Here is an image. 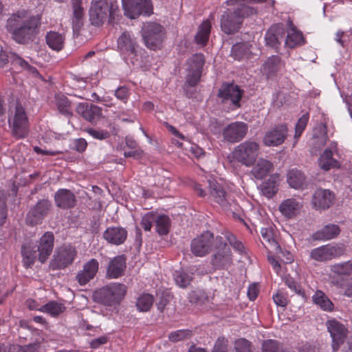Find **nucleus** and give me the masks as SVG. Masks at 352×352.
<instances>
[{
  "label": "nucleus",
  "instance_id": "nucleus-1",
  "mask_svg": "<svg viewBox=\"0 0 352 352\" xmlns=\"http://www.w3.org/2000/svg\"><path fill=\"white\" fill-rule=\"evenodd\" d=\"M40 17L32 16L25 11L12 14L7 21V28L12 32V38L19 43H26L36 34Z\"/></svg>",
  "mask_w": 352,
  "mask_h": 352
},
{
  "label": "nucleus",
  "instance_id": "nucleus-2",
  "mask_svg": "<svg viewBox=\"0 0 352 352\" xmlns=\"http://www.w3.org/2000/svg\"><path fill=\"white\" fill-rule=\"evenodd\" d=\"M256 14V8L245 4H240L232 12L228 10L221 14V29L226 34H234L241 28L245 18Z\"/></svg>",
  "mask_w": 352,
  "mask_h": 352
},
{
  "label": "nucleus",
  "instance_id": "nucleus-3",
  "mask_svg": "<svg viewBox=\"0 0 352 352\" xmlns=\"http://www.w3.org/2000/svg\"><path fill=\"white\" fill-rule=\"evenodd\" d=\"M118 12V5L111 0H91L89 20L91 25L99 27L107 21L113 23Z\"/></svg>",
  "mask_w": 352,
  "mask_h": 352
},
{
  "label": "nucleus",
  "instance_id": "nucleus-4",
  "mask_svg": "<svg viewBox=\"0 0 352 352\" xmlns=\"http://www.w3.org/2000/svg\"><path fill=\"white\" fill-rule=\"evenodd\" d=\"M8 124L12 135L18 139L25 138L29 133V120L25 108L16 102L8 109Z\"/></svg>",
  "mask_w": 352,
  "mask_h": 352
},
{
  "label": "nucleus",
  "instance_id": "nucleus-5",
  "mask_svg": "<svg viewBox=\"0 0 352 352\" xmlns=\"http://www.w3.org/2000/svg\"><path fill=\"white\" fill-rule=\"evenodd\" d=\"M126 286L121 283H111L93 294L94 300L107 307L118 305L126 293Z\"/></svg>",
  "mask_w": 352,
  "mask_h": 352
},
{
  "label": "nucleus",
  "instance_id": "nucleus-6",
  "mask_svg": "<svg viewBox=\"0 0 352 352\" xmlns=\"http://www.w3.org/2000/svg\"><path fill=\"white\" fill-rule=\"evenodd\" d=\"M165 29L158 23L147 22L143 24L141 34L146 47L155 50L160 45L165 37Z\"/></svg>",
  "mask_w": 352,
  "mask_h": 352
},
{
  "label": "nucleus",
  "instance_id": "nucleus-7",
  "mask_svg": "<svg viewBox=\"0 0 352 352\" xmlns=\"http://www.w3.org/2000/svg\"><path fill=\"white\" fill-rule=\"evenodd\" d=\"M215 252L212 256L211 264L215 269H228L232 264V254L230 248L221 236L215 239Z\"/></svg>",
  "mask_w": 352,
  "mask_h": 352
},
{
  "label": "nucleus",
  "instance_id": "nucleus-8",
  "mask_svg": "<svg viewBox=\"0 0 352 352\" xmlns=\"http://www.w3.org/2000/svg\"><path fill=\"white\" fill-rule=\"evenodd\" d=\"M259 145L255 141L246 140L238 145L232 152L233 157L246 166H250L256 161Z\"/></svg>",
  "mask_w": 352,
  "mask_h": 352
},
{
  "label": "nucleus",
  "instance_id": "nucleus-9",
  "mask_svg": "<svg viewBox=\"0 0 352 352\" xmlns=\"http://www.w3.org/2000/svg\"><path fill=\"white\" fill-rule=\"evenodd\" d=\"M124 14L131 19H136L141 14L153 13L151 0H122Z\"/></svg>",
  "mask_w": 352,
  "mask_h": 352
},
{
  "label": "nucleus",
  "instance_id": "nucleus-10",
  "mask_svg": "<svg viewBox=\"0 0 352 352\" xmlns=\"http://www.w3.org/2000/svg\"><path fill=\"white\" fill-rule=\"evenodd\" d=\"M214 245V235L206 231L194 238L190 243V252L197 257L208 254Z\"/></svg>",
  "mask_w": 352,
  "mask_h": 352
},
{
  "label": "nucleus",
  "instance_id": "nucleus-11",
  "mask_svg": "<svg viewBox=\"0 0 352 352\" xmlns=\"http://www.w3.org/2000/svg\"><path fill=\"white\" fill-rule=\"evenodd\" d=\"M76 256V250L72 246H62L57 249L50 266L53 270L64 269L72 264Z\"/></svg>",
  "mask_w": 352,
  "mask_h": 352
},
{
  "label": "nucleus",
  "instance_id": "nucleus-12",
  "mask_svg": "<svg viewBox=\"0 0 352 352\" xmlns=\"http://www.w3.org/2000/svg\"><path fill=\"white\" fill-rule=\"evenodd\" d=\"M344 252L343 246L327 244L313 249L310 252V257L316 261L326 262L342 256Z\"/></svg>",
  "mask_w": 352,
  "mask_h": 352
},
{
  "label": "nucleus",
  "instance_id": "nucleus-13",
  "mask_svg": "<svg viewBox=\"0 0 352 352\" xmlns=\"http://www.w3.org/2000/svg\"><path fill=\"white\" fill-rule=\"evenodd\" d=\"M243 94V91L238 85L226 83L222 85L217 96L223 103L230 101L232 109H236L241 107L240 101Z\"/></svg>",
  "mask_w": 352,
  "mask_h": 352
},
{
  "label": "nucleus",
  "instance_id": "nucleus-14",
  "mask_svg": "<svg viewBox=\"0 0 352 352\" xmlns=\"http://www.w3.org/2000/svg\"><path fill=\"white\" fill-rule=\"evenodd\" d=\"M210 192L215 201L224 210L230 211L237 210V204L230 195L226 192L223 188L217 182L210 183Z\"/></svg>",
  "mask_w": 352,
  "mask_h": 352
},
{
  "label": "nucleus",
  "instance_id": "nucleus-15",
  "mask_svg": "<svg viewBox=\"0 0 352 352\" xmlns=\"http://www.w3.org/2000/svg\"><path fill=\"white\" fill-rule=\"evenodd\" d=\"M117 47L126 60L129 58L135 57L137 54V41L129 32H123L118 37Z\"/></svg>",
  "mask_w": 352,
  "mask_h": 352
},
{
  "label": "nucleus",
  "instance_id": "nucleus-16",
  "mask_svg": "<svg viewBox=\"0 0 352 352\" xmlns=\"http://www.w3.org/2000/svg\"><path fill=\"white\" fill-rule=\"evenodd\" d=\"M248 130V126L246 123L243 122H234L224 128L223 135L228 142L234 143L244 138Z\"/></svg>",
  "mask_w": 352,
  "mask_h": 352
},
{
  "label": "nucleus",
  "instance_id": "nucleus-17",
  "mask_svg": "<svg viewBox=\"0 0 352 352\" xmlns=\"http://www.w3.org/2000/svg\"><path fill=\"white\" fill-rule=\"evenodd\" d=\"M329 332L332 338V347L336 351L340 345L342 344L346 337L347 330L345 327L336 320H331L327 322Z\"/></svg>",
  "mask_w": 352,
  "mask_h": 352
},
{
  "label": "nucleus",
  "instance_id": "nucleus-18",
  "mask_svg": "<svg viewBox=\"0 0 352 352\" xmlns=\"http://www.w3.org/2000/svg\"><path fill=\"white\" fill-rule=\"evenodd\" d=\"M337 151V144L335 142L331 143V145L323 151L318 159V165L322 170L328 171L331 168H340V162L333 157V155Z\"/></svg>",
  "mask_w": 352,
  "mask_h": 352
},
{
  "label": "nucleus",
  "instance_id": "nucleus-19",
  "mask_svg": "<svg viewBox=\"0 0 352 352\" xmlns=\"http://www.w3.org/2000/svg\"><path fill=\"white\" fill-rule=\"evenodd\" d=\"M51 207L52 204L47 199H43L38 201L36 206L28 212L27 215L28 223L32 226L36 225L40 223L48 214Z\"/></svg>",
  "mask_w": 352,
  "mask_h": 352
},
{
  "label": "nucleus",
  "instance_id": "nucleus-20",
  "mask_svg": "<svg viewBox=\"0 0 352 352\" xmlns=\"http://www.w3.org/2000/svg\"><path fill=\"white\" fill-rule=\"evenodd\" d=\"M287 135V127L286 125H278L265 133L263 143L267 146H277L284 142Z\"/></svg>",
  "mask_w": 352,
  "mask_h": 352
},
{
  "label": "nucleus",
  "instance_id": "nucleus-21",
  "mask_svg": "<svg viewBox=\"0 0 352 352\" xmlns=\"http://www.w3.org/2000/svg\"><path fill=\"white\" fill-rule=\"evenodd\" d=\"M72 14L71 21L74 34L78 35L84 25L85 11L82 0H71Z\"/></svg>",
  "mask_w": 352,
  "mask_h": 352
},
{
  "label": "nucleus",
  "instance_id": "nucleus-22",
  "mask_svg": "<svg viewBox=\"0 0 352 352\" xmlns=\"http://www.w3.org/2000/svg\"><path fill=\"white\" fill-rule=\"evenodd\" d=\"M285 32L283 26L278 24L272 25L265 36V45L278 50L285 38Z\"/></svg>",
  "mask_w": 352,
  "mask_h": 352
},
{
  "label": "nucleus",
  "instance_id": "nucleus-23",
  "mask_svg": "<svg viewBox=\"0 0 352 352\" xmlns=\"http://www.w3.org/2000/svg\"><path fill=\"white\" fill-rule=\"evenodd\" d=\"M76 112L87 121L96 122L102 115V109L95 104L80 103L76 107Z\"/></svg>",
  "mask_w": 352,
  "mask_h": 352
},
{
  "label": "nucleus",
  "instance_id": "nucleus-24",
  "mask_svg": "<svg viewBox=\"0 0 352 352\" xmlns=\"http://www.w3.org/2000/svg\"><path fill=\"white\" fill-rule=\"evenodd\" d=\"M334 195L329 190L318 189L312 197V204L318 209H327L334 201Z\"/></svg>",
  "mask_w": 352,
  "mask_h": 352
},
{
  "label": "nucleus",
  "instance_id": "nucleus-25",
  "mask_svg": "<svg viewBox=\"0 0 352 352\" xmlns=\"http://www.w3.org/2000/svg\"><path fill=\"white\" fill-rule=\"evenodd\" d=\"M54 234L50 232H45L40 239L37 251L41 263H45L51 254L54 247Z\"/></svg>",
  "mask_w": 352,
  "mask_h": 352
},
{
  "label": "nucleus",
  "instance_id": "nucleus-26",
  "mask_svg": "<svg viewBox=\"0 0 352 352\" xmlns=\"http://www.w3.org/2000/svg\"><path fill=\"white\" fill-rule=\"evenodd\" d=\"M54 201L57 207L66 210L72 208L76 206V198L71 190L61 188L55 193Z\"/></svg>",
  "mask_w": 352,
  "mask_h": 352
},
{
  "label": "nucleus",
  "instance_id": "nucleus-27",
  "mask_svg": "<svg viewBox=\"0 0 352 352\" xmlns=\"http://www.w3.org/2000/svg\"><path fill=\"white\" fill-rule=\"evenodd\" d=\"M127 231L119 226L109 227L103 233V238L109 243L119 245L124 243L127 238Z\"/></svg>",
  "mask_w": 352,
  "mask_h": 352
},
{
  "label": "nucleus",
  "instance_id": "nucleus-28",
  "mask_svg": "<svg viewBox=\"0 0 352 352\" xmlns=\"http://www.w3.org/2000/svg\"><path fill=\"white\" fill-rule=\"evenodd\" d=\"M261 234L263 238V243L265 246L267 247V244L273 249L278 256L280 257V254L285 255L286 253L288 256L286 258V263H291L292 261L291 254L289 252H284L282 250L280 246L278 243V242L274 239L272 230L269 228H262L261 230Z\"/></svg>",
  "mask_w": 352,
  "mask_h": 352
},
{
  "label": "nucleus",
  "instance_id": "nucleus-29",
  "mask_svg": "<svg viewBox=\"0 0 352 352\" xmlns=\"http://www.w3.org/2000/svg\"><path fill=\"white\" fill-rule=\"evenodd\" d=\"M126 267V258L123 255L115 256L109 263L107 276L109 278L121 277L124 274Z\"/></svg>",
  "mask_w": 352,
  "mask_h": 352
},
{
  "label": "nucleus",
  "instance_id": "nucleus-30",
  "mask_svg": "<svg viewBox=\"0 0 352 352\" xmlns=\"http://www.w3.org/2000/svg\"><path fill=\"white\" fill-rule=\"evenodd\" d=\"M302 204L295 198H289L282 201L279 206V210L283 215L288 219L293 218L300 212Z\"/></svg>",
  "mask_w": 352,
  "mask_h": 352
},
{
  "label": "nucleus",
  "instance_id": "nucleus-31",
  "mask_svg": "<svg viewBox=\"0 0 352 352\" xmlns=\"http://www.w3.org/2000/svg\"><path fill=\"white\" fill-rule=\"evenodd\" d=\"M274 170L273 164L264 158H259L251 170L252 175L257 179H262Z\"/></svg>",
  "mask_w": 352,
  "mask_h": 352
},
{
  "label": "nucleus",
  "instance_id": "nucleus-32",
  "mask_svg": "<svg viewBox=\"0 0 352 352\" xmlns=\"http://www.w3.org/2000/svg\"><path fill=\"white\" fill-rule=\"evenodd\" d=\"M340 232L338 225L328 224L313 234V238L318 241H327L336 238Z\"/></svg>",
  "mask_w": 352,
  "mask_h": 352
},
{
  "label": "nucleus",
  "instance_id": "nucleus-33",
  "mask_svg": "<svg viewBox=\"0 0 352 352\" xmlns=\"http://www.w3.org/2000/svg\"><path fill=\"white\" fill-rule=\"evenodd\" d=\"M45 41L48 47L56 52L62 50L65 45V36L64 34L50 31L45 35Z\"/></svg>",
  "mask_w": 352,
  "mask_h": 352
},
{
  "label": "nucleus",
  "instance_id": "nucleus-34",
  "mask_svg": "<svg viewBox=\"0 0 352 352\" xmlns=\"http://www.w3.org/2000/svg\"><path fill=\"white\" fill-rule=\"evenodd\" d=\"M283 66L281 58L277 55H272L265 61L263 65V71L270 78L275 76Z\"/></svg>",
  "mask_w": 352,
  "mask_h": 352
},
{
  "label": "nucleus",
  "instance_id": "nucleus-35",
  "mask_svg": "<svg viewBox=\"0 0 352 352\" xmlns=\"http://www.w3.org/2000/svg\"><path fill=\"white\" fill-rule=\"evenodd\" d=\"M287 181L289 185L295 189L303 188L307 184L305 175L301 170L296 168L288 171Z\"/></svg>",
  "mask_w": 352,
  "mask_h": 352
},
{
  "label": "nucleus",
  "instance_id": "nucleus-36",
  "mask_svg": "<svg viewBox=\"0 0 352 352\" xmlns=\"http://www.w3.org/2000/svg\"><path fill=\"white\" fill-rule=\"evenodd\" d=\"M211 30V23L208 20L204 21L199 27L195 37L197 44L204 46L207 44Z\"/></svg>",
  "mask_w": 352,
  "mask_h": 352
},
{
  "label": "nucleus",
  "instance_id": "nucleus-37",
  "mask_svg": "<svg viewBox=\"0 0 352 352\" xmlns=\"http://www.w3.org/2000/svg\"><path fill=\"white\" fill-rule=\"evenodd\" d=\"M278 177L272 175L270 178L262 183L260 186L261 193L267 198H271L278 192Z\"/></svg>",
  "mask_w": 352,
  "mask_h": 352
},
{
  "label": "nucleus",
  "instance_id": "nucleus-38",
  "mask_svg": "<svg viewBox=\"0 0 352 352\" xmlns=\"http://www.w3.org/2000/svg\"><path fill=\"white\" fill-rule=\"evenodd\" d=\"M55 104L58 111L67 116H72L71 105L72 103L66 96L63 94H58L55 96Z\"/></svg>",
  "mask_w": 352,
  "mask_h": 352
},
{
  "label": "nucleus",
  "instance_id": "nucleus-39",
  "mask_svg": "<svg viewBox=\"0 0 352 352\" xmlns=\"http://www.w3.org/2000/svg\"><path fill=\"white\" fill-rule=\"evenodd\" d=\"M289 23L292 28L287 33L285 43L288 47L294 48L298 45H302L304 42V38L302 32L297 31L293 26L292 22Z\"/></svg>",
  "mask_w": 352,
  "mask_h": 352
},
{
  "label": "nucleus",
  "instance_id": "nucleus-40",
  "mask_svg": "<svg viewBox=\"0 0 352 352\" xmlns=\"http://www.w3.org/2000/svg\"><path fill=\"white\" fill-rule=\"evenodd\" d=\"M314 302L324 311H331L333 309V304L322 291H317L312 297Z\"/></svg>",
  "mask_w": 352,
  "mask_h": 352
},
{
  "label": "nucleus",
  "instance_id": "nucleus-41",
  "mask_svg": "<svg viewBox=\"0 0 352 352\" xmlns=\"http://www.w3.org/2000/svg\"><path fill=\"white\" fill-rule=\"evenodd\" d=\"M41 312L47 313L53 317H56L61 314L65 310V306L63 303L52 300L41 306Z\"/></svg>",
  "mask_w": 352,
  "mask_h": 352
},
{
  "label": "nucleus",
  "instance_id": "nucleus-42",
  "mask_svg": "<svg viewBox=\"0 0 352 352\" xmlns=\"http://www.w3.org/2000/svg\"><path fill=\"white\" fill-rule=\"evenodd\" d=\"M156 231L160 235H166L170 229V221L168 216L164 214L155 216Z\"/></svg>",
  "mask_w": 352,
  "mask_h": 352
},
{
  "label": "nucleus",
  "instance_id": "nucleus-43",
  "mask_svg": "<svg viewBox=\"0 0 352 352\" xmlns=\"http://www.w3.org/2000/svg\"><path fill=\"white\" fill-rule=\"evenodd\" d=\"M330 271L338 276H350L352 274V262L349 261L331 265Z\"/></svg>",
  "mask_w": 352,
  "mask_h": 352
},
{
  "label": "nucleus",
  "instance_id": "nucleus-44",
  "mask_svg": "<svg viewBox=\"0 0 352 352\" xmlns=\"http://www.w3.org/2000/svg\"><path fill=\"white\" fill-rule=\"evenodd\" d=\"M37 250H33L30 245H23L21 248V254L23 257L24 265L28 267L34 264L37 257Z\"/></svg>",
  "mask_w": 352,
  "mask_h": 352
},
{
  "label": "nucleus",
  "instance_id": "nucleus-45",
  "mask_svg": "<svg viewBox=\"0 0 352 352\" xmlns=\"http://www.w3.org/2000/svg\"><path fill=\"white\" fill-rule=\"evenodd\" d=\"M153 296L149 294H143L140 295L136 302V307L140 311H148L153 303Z\"/></svg>",
  "mask_w": 352,
  "mask_h": 352
},
{
  "label": "nucleus",
  "instance_id": "nucleus-46",
  "mask_svg": "<svg viewBox=\"0 0 352 352\" xmlns=\"http://www.w3.org/2000/svg\"><path fill=\"white\" fill-rule=\"evenodd\" d=\"M205 58L202 54H193L188 60L189 71L202 72Z\"/></svg>",
  "mask_w": 352,
  "mask_h": 352
},
{
  "label": "nucleus",
  "instance_id": "nucleus-47",
  "mask_svg": "<svg viewBox=\"0 0 352 352\" xmlns=\"http://www.w3.org/2000/svg\"><path fill=\"white\" fill-rule=\"evenodd\" d=\"M174 279L177 285L181 287H186L190 285L192 276L183 270H178L174 273Z\"/></svg>",
  "mask_w": 352,
  "mask_h": 352
},
{
  "label": "nucleus",
  "instance_id": "nucleus-48",
  "mask_svg": "<svg viewBox=\"0 0 352 352\" xmlns=\"http://www.w3.org/2000/svg\"><path fill=\"white\" fill-rule=\"evenodd\" d=\"M283 281L285 284L295 294L303 298L305 297V292L302 290L300 285L298 284L294 278L287 275L283 278Z\"/></svg>",
  "mask_w": 352,
  "mask_h": 352
},
{
  "label": "nucleus",
  "instance_id": "nucleus-49",
  "mask_svg": "<svg viewBox=\"0 0 352 352\" xmlns=\"http://www.w3.org/2000/svg\"><path fill=\"white\" fill-rule=\"evenodd\" d=\"M223 234H224L226 240L229 242L230 245L236 251L239 252L241 254H243L245 252L243 244L241 241H238L234 235H233L229 231H226Z\"/></svg>",
  "mask_w": 352,
  "mask_h": 352
},
{
  "label": "nucleus",
  "instance_id": "nucleus-50",
  "mask_svg": "<svg viewBox=\"0 0 352 352\" xmlns=\"http://www.w3.org/2000/svg\"><path fill=\"white\" fill-rule=\"evenodd\" d=\"M192 332L188 329H180L169 333L168 339L173 342H177L191 337Z\"/></svg>",
  "mask_w": 352,
  "mask_h": 352
},
{
  "label": "nucleus",
  "instance_id": "nucleus-51",
  "mask_svg": "<svg viewBox=\"0 0 352 352\" xmlns=\"http://www.w3.org/2000/svg\"><path fill=\"white\" fill-rule=\"evenodd\" d=\"M11 63L13 65H18L21 67L29 71L32 74H38L36 69L28 64V63L19 56L17 54L11 55Z\"/></svg>",
  "mask_w": 352,
  "mask_h": 352
},
{
  "label": "nucleus",
  "instance_id": "nucleus-52",
  "mask_svg": "<svg viewBox=\"0 0 352 352\" xmlns=\"http://www.w3.org/2000/svg\"><path fill=\"white\" fill-rule=\"evenodd\" d=\"M246 45L244 43H236L231 49V56L236 60L242 59L246 55Z\"/></svg>",
  "mask_w": 352,
  "mask_h": 352
},
{
  "label": "nucleus",
  "instance_id": "nucleus-53",
  "mask_svg": "<svg viewBox=\"0 0 352 352\" xmlns=\"http://www.w3.org/2000/svg\"><path fill=\"white\" fill-rule=\"evenodd\" d=\"M309 118V113H306L298 119L295 128V138H298L301 135L302 131L305 130Z\"/></svg>",
  "mask_w": 352,
  "mask_h": 352
},
{
  "label": "nucleus",
  "instance_id": "nucleus-54",
  "mask_svg": "<svg viewBox=\"0 0 352 352\" xmlns=\"http://www.w3.org/2000/svg\"><path fill=\"white\" fill-rule=\"evenodd\" d=\"M86 131L92 138L98 140H103L110 137L109 132L103 129L88 128Z\"/></svg>",
  "mask_w": 352,
  "mask_h": 352
},
{
  "label": "nucleus",
  "instance_id": "nucleus-55",
  "mask_svg": "<svg viewBox=\"0 0 352 352\" xmlns=\"http://www.w3.org/2000/svg\"><path fill=\"white\" fill-rule=\"evenodd\" d=\"M234 348L236 352H250L251 342L245 338H239L235 340Z\"/></svg>",
  "mask_w": 352,
  "mask_h": 352
},
{
  "label": "nucleus",
  "instance_id": "nucleus-56",
  "mask_svg": "<svg viewBox=\"0 0 352 352\" xmlns=\"http://www.w3.org/2000/svg\"><path fill=\"white\" fill-rule=\"evenodd\" d=\"M99 263L95 258H91L83 265V269L94 278L98 270Z\"/></svg>",
  "mask_w": 352,
  "mask_h": 352
},
{
  "label": "nucleus",
  "instance_id": "nucleus-57",
  "mask_svg": "<svg viewBox=\"0 0 352 352\" xmlns=\"http://www.w3.org/2000/svg\"><path fill=\"white\" fill-rule=\"evenodd\" d=\"M155 216L156 214L153 213L148 212L142 217L141 220V226L144 229V230H151L153 223L155 221Z\"/></svg>",
  "mask_w": 352,
  "mask_h": 352
},
{
  "label": "nucleus",
  "instance_id": "nucleus-58",
  "mask_svg": "<svg viewBox=\"0 0 352 352\" xmlns=\"http://www.w3.org/2000/svg\"><path fill=\"white\" fill-rule=\"evenodd\" d=\"M228 349V340L223 338H219L214 345L212 352H227Z\"/></svg>",
  "mask_w": 352,
  "mask_h": 352
},
{
  "label": "nucleus",
  "instance_id": "nucleus-59",
  "mask_svg": "<svg viewBox=\"0 0 352 352\" xmlns=\"http://www.w3.org/2000/svg\"><path fill=\"white\" fill-rule=\"evenodd\" d=\"M278 342L274 340H267L262 344V352H278Z\"/></svg>",
  "mask_w": 352,
  "mask_h": 352
},
{
  "label": "nucleus",
  "instance_id": "nucleus-60",
  "mask_svg": "<svg viewBox=\"0 0 352 352\" xmlns=\"http://www.w3.org/2000/svg\"><path fill=\"white\" fill-rule=\"evenodd\" d=\"M116 119L122 122L133 123L137 118L135 115L133 113H128L126 111H122L116 116Z\"/></svg>",
  "mask_w": 352,
  "mask_h": 352
},
{
  "label": "nucleus",
  "instance_id": "nucleus-61",
  "mask_svg": "<svg viewBox=\"0 0 352 352\" xmlns=\"http://www.w3.org/2000/svg\"><path fill=\"white\" fill-rule=\"evenodd\" d=\"M172 299V296L168 293H163L160 296L158 302H157V309L162 312L166 306L170 302Z\"/></svg>",
  "mask_w": 352,
  "mask_h": 352
},
{
  "label": "nucleus",
  "instance_id": "nucleus-62",
  "mask_svg": "<svg viewBox=\"0 0 352 352\" xmlns=\"http://www.w3.org/2000/svg\"><path fill=\"white\" fill-rule=\"evenodd\" d=\"M115 96L118 100L126 103L129 96V89L124 86L120 87L115 91Z\"/></svg>",
  "mask_w": 352,
  "mask_h": 352
},
{
  "label": "nucleus",
  "instance_id": "nucleus-63",
  "mask_svg": "<svg viewBox=\"0 0 352 352\" xmlns=\"http://www.w3.org/2000/svg\"><path fill=\"white\" fill-rule=\"evenodd\" d=\"M187 77V82L191 87L195 86L199 81L202 72L189 71Z\"/></svg>",
  "mask_w": 352,
  "mask_h": 352
},
{
  "label": "nucleus",
  "instance_id": "nucleus-64",
  "mask_svg": "<svg viewBox=\"0 0 352 352\" xmlns=\"http://www.w3.org/2000/svg\"><path fill=\"white\" fill-rule=\"evenodd\" d=\"M39 344L32 343L23 346H13L14 350H17L21 352H37L39 349Z\"/></svg>",
  "mask_w": 352,
  "mask_h": 352
}]
</instances>
